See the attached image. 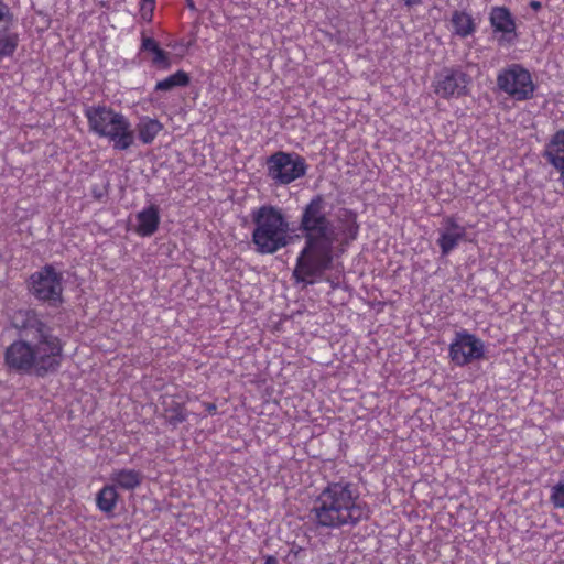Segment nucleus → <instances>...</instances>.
Returning <instances> with one entry per match:
<instances>
[{"label":"nucleus","instance_id":"nucleus-7","mask_svg":"<svg viewBox=\"0 0 564 564\" xmlns=\"http://www.w3.org/2000/svg\"><path fill=\"white\" fill-rule=\"evenodd\" d=\"M307 165L297 153L279 151L267 160L268 176L278 185H288L305 175Z\"/></svg>","mask_w":564,"mask_h":564},{"label":"nucleus","instance_id":"nucleus-23","mask_svg":"<svg viewBox=\"0 0 564 564\" xmlns=\"http://www.w3.org/2000/svg\"><path fill=\"white\" fill-rule=\"evenodd\" d=\"M155 0H141L140 2V14L145 21H151Z\"/></svg>","mask_w":564,"mask_h":564},{"label":"nucleus","instance_id":"nucleus-11","mask_svg":"<svg viewBox=\"0 0 564 564\" xmlns=\"http://www.w3.org/2000/svg\"><path fill=\"white\" fill-rule=\"evenodd\" d=\"M466 228L457 223L454 217H446L438 230L437 243L442 254H449L465 238Z\"/></svg>","mask_w":564,"mask_h":564},{"label":"nucleus","instance_id":"nucleus-21","mask_svg":"<svg viewBox=\"0 0 564 564\" xmlns=\"http://www.w3.org/2000/svg\"><path fill=\"white\" fill-rule=\"evenodd\" d=\"M189 82L188 75L183 72L178 70L174 73L173 75H170L169 77L159 80L155 85V90L160 91H167L175 87H183L186 86Z\"/></svg>","mask_w":564,"mask_h":564},{"label":"nucleus","instance_id":"nucleus-28","mask_svg":"<svg viewBox=\"0 0 564 564\" xmlns=\"http://www.w3.org/2000/svg\"><path fill=\"white\" fill-rule=\"evenodd\" d=\"M406 6H412L417 3L420 0H403Z\"/></svg>","mask_w":564,"mask_h":564},{"label":"nucleus","instance_id":"nucleus-16","mask_svg":"<svg viewBox=\"0 0 564 564\" xmlns=\"http://www.w3.org/2000/svg\"><path fill=\"white\" fill-rule=\"evenodd\" d=\"M109 480L116 488L123 490H134L140 486L142 481V475L140 471L134 469H118L113 470Z\"/></svg>","mask_w":564,"mask_h":564},{"label":"nucleus","instance_id":"nucleus-24","mask_svg":"<svg viewBox=\"0 0 564 564\" xmlns=\"http://www.w3.org/2000/svg\"><path fill=\"white\" fill-rule=\"evenodd\" d=\"M6 25H12L8 7L0 1V30H3Z\"/></svg>","mask_w":564,"mask_h":564},{"label":"nucleus","instance_id":"nucleus-27","mask_svg":"<svg viewBox=\"0 0 564 564\" xmlns=\"http://www.w3.org/2000/svg\"><path fill=\"white\" fill-rule=\"evenodd\" d=\"M264 564H279L278 560L274 556H267Z\"/></svg>","mask_w":564,"mask_h":564},{"label":"nucleus","instance_id":"nucleus-22","mask_svg":"<svg viewBox=\"0 0 564 564\" xmlns=\"http://www.w3.org/2000/svg\"><path fill=\"white\" fill-rule=\"evenodd\" d=\"M550 499L555 508H564V482H558L552 488Z\"/></svg>","mask_w":564,"mask_h":564},{"label":"nucleus","instance_id":"nucleus-5","mask_svg":"<svg viewBox=\"0 0 564 564\" xmlns=\"http://www.w3.org/2000/svg\"><path fill=\"white\" fill-rule=\"evenodd\" d=\"M91 132L107 139L115 150L124 151L133 145L135 137L130 120L107 106H91L84 111Z\"/></svg>","mask_w":564,"mask_h":564},{"label":"nucleus","instance_id":"nucleus-8","mask_svg":"<svg viewBox=\"0 0 564 564\" xmlns=\"http://www.w3.org/2000/svg\"><path fill=\"white\" fill-rule=\"evenodd\" d=\"M30 289L39 300L57 305L62 302V274L46 265L31 276Z\"/></svg>","mask_w":564,"mask_h":564},{"label":"nucleus","instance_id":"nucleus-20","mask_svg":"<svg viewBox=\"0 0 564 564\" xmlns=\"http://www.w3.org/2000/svg\"><path fill=\"white\" fill-rule=\"evenodd\" d=\"M19 35L11 25H6L0 30V58L13 55L18 47Z\"/></svg>","mask_w":564,"mask_h":564},{"label":"nucleus","instance_id":"nucleus-4","mask_svg":"<svg viewBox=\"0 0 564 564\" xmlns=\"http://www.w3.org/2000/svg\"><path fill=\"white\" fill-rule=\"evenodd\" d=\"M252 243L260 254H273L285 248L292 240L291 225L282 208L262 205L251 212Z\"/></svg>","mask_w":564,"mask_h":564},{"label":"nucleus","instance_id":"nucleus-29","mask_svg":"<svg viewBox=\"0 0 564 564\" xmlns=\"http://www.w3.org/2000/svg\"><path fill=\"white\" fill-rule=\"evenodd\" d=\"M561 174L560 176V181L562 182V184L564 185V169L563 170H557Z\"/></svg>","mask_w":564,"mask_h":564},{"label":"nucleus","instance_id":"nucleus-13","mask_svg":"<svg viewBox=\"0 0 564 564\" xmlns=\"http://www.w3.org/2000/svg\"><path fill=\"white\" fill-rule=\"evenodd\" d=\"M160 221V209L151 204L135 214L133 230L140 237H150L159 229Z\"/></svg>","mask_w":564,"mask_h":564},{"label":"nucleus","instance_id":"nucleus-15","mask_svg":"<svg viewBox=\"0 0 564 564\" xmlns=\"http://www.w3.org/2000/svg\"><path fill=\"white\" fill-rule=\"evenodd\" d=\"M544 156L556 169H564V130H558L545 147Z\"/></svg>","mask_w":564,"mask_h":564},{"label":"nucleus","instance_id":"nucleus-14","mask_svg":"<svg viewBox=\"0 0 564 564\" xmlns=\"http://www.w3.org/2000/svg\"><path fill=\"white\" fill-rule=\"evenodd\" d=\"M140 52L150 54L151 63L158 69L166 70L172 65L170 54L163 51L152 37L142 36Z\"/></svg>","mask_w":564,"mask_h":564},{"label":"nucleus","instance_id":"nucleus-26","mask_svg":"<svg viewBox=\"0 0 564 564\" xmlns=\"http://www.w3.org/2000/svg\"><path fill=\"white\" fill-rule=\"evenodd\" d=\"M205 406H206V411L209 414H214L216 412V405L214 403H207Z\"/></svg>","mask_w":564,"mask_h":564},{"label":"nucleus","instance_id":"nucleus-25","mask_svg":"<svg viewBox=\"0 0 564 564\" xmlns=\"http://www.w3.org/2000/svg\"><path fill=\"white\" fill-rule=\"evenodd\" d=\"M530 7L534 10V11H538L541 9L542 4L540 1H536V0H533L530 2Z\"/></svg>","mask_w":564,"mask_h":564},{"label":"nucleus","instance_id":"nucleus-17","mask_svg":"<svg viewBox=\"0 0 564 564\" xmlns=\"http://www.w3.org/2000/svg\"><path fill=\"white\" fill-rule=\"evenodd\" d=\"M451 30L456 36L467 37L475 33L476 23L469 13L455 11L451 18Z\"/></svg>","mask_w":564,"mask_h":564},{"label":"nucleus","instance_id":"nucleus-9","mask_svg":"<svg viewBox=\"0 0 564 564\" xmlns=\"http://www.w3.org/2000/svg\"><path fill=\"white\" fill-rule=\"evenodd\" d=\"M448 351L451 360L456 366L463 367L481 359L485 355V345L474 334L460 330L455 334Z\"/></svg>","mask_w":564,"mask_h":564},{"label":"nucleus","instance_id":"nucleus-19","mask_svg":"<svg viewBox=\"0 0 564 564\" xmlns=\"http://www.w3.org/2000/svg\"><path fill=\"white\" fill-rule=\"evenodd\" d=\"M119 499V495L115 485H105L96 495V506L98 510L106 514H111Z\"/></svg>","mask_w":564,"mask_h":564},{"label":"nucleus","instance_id":"nucleus-10","mask_svg":"<svg viewBox=\"0 0 564 564\" xmlns=\"http://www.w3.org/2000/svg\"><path fill=\"white\" fill-rule=\"evenodd\" d=\"M468 77L460 69L445 68L434 80V91L442 98L460 97L467 94Z\"/></svg>","mask_w":564,"mask_h":564},{"label":"nucleus","instance_id":"nucleus-18","mask_svg":"<svg viewBox=\"0 0 564 564\" xmlns=\"http://www.w3.org/2000/svg\"><path fill=\"white\" fill-rule=\"evenodd\" d=\"M163 130V124L158 120L143 116L137 124L139 140L143 144H151Z\"/></svg>","mask_w":564,"mask_h":564},{"label":"nucleus","instance_id":"nucleus-12","mask_svg":"<svg viewBox=\"0 0 564 564\" xmlns=\"http://www.w3.org/2000/svg\"><path fill=\"white\" fill-rule=\"evenodd\" d=\"M495 33H500V41L511 43L517 37L514 19L506 7H494L489 15Z\"/></svg>","mask_w":564,"mask_h":564},{"label":"nucleus","instance_id":"nucleus-1","mask_svg":"<svg viewBox=\"0 0 564 564\" xmlns=\"http://www.w3.org/2000/svg\"><path fill=\"white\" fill-rule=\"evenodd\" d=\"M300 229L305 242L297 256L293 276L297 282L314 284L332 268L336 253L344 252L357 239L359 224L357 215L345 208L330 218L327 203L317 195L303 208Z\"/></svg>","mask_w":564,"mask_h":564},{"label":"nucleus","instance_id":"nucleus-6","mask_svg":"<svg viewBox=\"0 0 564 564\" xmlns=\"http://www.w3.org/2000/svg\"><path fill=\"white\" fill-rule=\"evenodd\" d=\"M498 88L517 101L533 97L535 84L531 73L521 64H511L501 69L497 76Z\"/></svg>","mask_w":564,"mask_h":564},{"label":"nucleus","instance_id":"nucleus-3","mask_svg":"<svg viewBox=\"0 0 564 564\" xmlns=\"http://www.w3.org/2000/svg\"><path fill=\"white\" fill-rule=\"evenodd\" d=\"M313 513L318 525L333 529L356 525L367 518L368 509L358 500L349 484L333 482L318 495Z\"/></svg>","mask_w":564,"mask_h":564},{"label":"nucleus","instance_id":"nucleus-2","mask_svg":"<svg viewBox=\"0 0 564 564\" xmlns=\"http://www.w3.org/2000/svg\"><path fill=\"white\" fill-rule=\"evenodd\" d=\"M62 351L59 339L39 322L7 347L4 362L19 373L43 377L58 369Z\"/></svg>","mask_w":564,"mask_h":564}]
</instances>
